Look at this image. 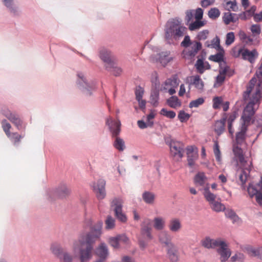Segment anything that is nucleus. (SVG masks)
Wrapping results in <instances>:
<instances>
[{
  "label": "nucleus",
  "mask_w": 262,
  "mask_h": 262,
  "mask_svg": "<svg viewBox=\"0 0 262 262\" xmlns=\"http://www.w3.org/2000/svg\"><path fill=\"white\" fill-rule=\"evenodd\" d=\"M90 222L91 231L81 234L73 245V252L79 254L80 262H87L92 258L93 245L101 234L102 222L98 221L94 225Z\"/></svg>",
  "instance_id": "f257e3e1"
},
{
  "label": "nucleus",
  "mask_w": 262,
  "mask_h": 262,
  "mask_svg": "<svg viewBox=\"0 0 262 262\" xmlns=\"http://www.w3.org/2000/svg\"><path fill=\"white\" fill-rule=\"evenodd\" d=\"M256 78L253 77L250 81L246 91L243 94V98L245 101L249 99V102L244 110L242 116L243 123L249 124L252 117L255 114L256 109L254 106L258 105L260 100L262 97V86H259L257 90H254L251 95L254 85L256 82Z\"/></svg>",
  "instance_id": "f03ea898"
},
{
  "label": "nucleus",
  "mask_w": 262,
  "mask_h": 262,
  "mask_svg": "<svg viewBox=\"0 0 262 262\" xmlns=\"http://www.w3.org/2000/svg\"><path fill=\"white\" fill-rule=\"evenodd\" d=\"M182 20L179 17L171 18L166 23L165 27V37L168 43H171L172 40H179L186 33L187 28L182 24Z\"/></svg>",
  "instance_id": "7ed1b4c3"
},
{
  "label": "nucleus",
  "mask_w": 262,
  "mask_h": 262,
  "mask_svg": "<svg viewBox=\"0 0 262 262\" xmlns=\"http://www.w3.org/2000/svg\"><path fill=\"white\" fill-rule=\"evenodd\" d=\"M106 123L108 126L113 137H115L114 142V147L119 151H123L125 147L123 140L118 137L120 132L121 123L119 120H115L110 117L106 119Z\"/></svg>",
  "instance_id": "20e7f679"
},
{
  "label": "nucleus",
  "mask_w": 262,
  "mask_h": 262,
  "mask_svg": "<svg viewBox=\"0 0 262 262\" xmlns=\"http://www.w3.org/2000/svg\"><path fill=\"white\" fill-rule=\"evenodd\" d=\"M152 222L149 219H145L141 224L140 233L138 237L140 246L145 249L149 241L153 238L151 233Z\"/></svg>",
  "instance_id": "39448f33"
},
{
  "label": "nucleus",
  "mask_w": 262,
  "mask_h": 262,
  "mask_svg": "<svg viewBox=\"0 0 262 262\" xmlns=\"http://www.w3.org/2000/svg\"><path fill=\"white\" fill-rule=\"evenodd\" d=\"M181 46L185 49L183 52L185 58L194 57L202 49V43L197 40H191L189 35H185Z\"/></svg>",
  "instance_id": "423d86ee"
},
{
  "label": "nucleus",
  "mask_w": 262,
  "mask_h": 262,
  "mask_svg": "<svg viewBox=\"0 0 262 262\" xmlns=\"http://www.w3.org/2000/svg\"><path fill=\"white\" fill-rule=\"evenodd\" d=\"M165 141L169 147L170 156L175 161H179L183 157L184 152V145L183 143L170 138H166Z\"/></svg>",
  "instance_id": "0eeeda50"
},
{
  "label": "nucleus",
  "mask_w": 262,
  "mask_h": 262,
  "mask_svg": "<svg viewBox=\"0 0 262 262\" xmlns=\"http://www.w3.org/2000/svg\"><path fill=\"white\" fill-rule=\"evenodd\" d=\"M232 55L235 57H238L241 55L243 59L253 63L257 57L258 53L255 50L250 51L245 48L235 47L232 50Z\"/></svg>",
  "instance_id": "6e6552de"
},
{
  "label": "nucleus",
  "mask_w": 262,
  "mask_h": 262,
  "mask_svg": "<svg viewBox=\"0 0 262 262\" xmlns=\"http://www.w3.org/2000/svg\"><path fill=\"white\" fill-rule=\"evenodd\" d=\"M77 75V84L79 89L86 95H91L92 94L91 91L94 87V84L88 81L83 73L78 72Z\"/></svg>",
  "instance_id": "1a4fd4ad"
},
{
  "label": "nucleus",
  "mask_w": 262,
  "mask_h": 262,
  "mask_svg": "<svg viewBox=\"0 0 262 262\" xmlns=\"http://www.w3.org/2000/svg\"><path fill=\"white\" fill-rule=\"evenodd\" d=\"M71 192L70 189L64 184H60L55 190H50L47 195L49 199L53 200L56 198L64 199L68 196Z\"/></svg>",
  "instance_id": "9d476101"
},
{
  "label": "nucleus",
  "mask_w": 262,
  "mask_h": 262,
  "mask_svg": "<svg viewBox=\"0 0 262 262\" xmlns=\"http://www.w3.org/2000/svg\"><path fill=\"white\" fill-rule=\"evenodd\" d=\"M123 201L120 198H114L111 202V207L115 213L116 217L122 222H125L127 220L126 215L122 212Z\"/></svg>",
  "instance_id": "9b49d317"
},
{
  "label": "nucleus",
  "mask_w": 262,
  "mask_h": 262,
  "mask_svg": "<svg viewBox=\"0 0 262 262\" xmlns=\"http://www.w3.org/2000/svg\"><path fill=\"white\" fill-rule=\"evenodd\" d=\"M248 192L250 198L255 197L256 202L262 205V178L256 185L250 184L248 188Z\"/></svg>",
  "instance_id": "f8f14e48"
},
{
  "label": "nucleus",
  "mask_w": 262,
  "mask_h": 262,
  "mask_svg": "<svg viewBox=\"0 0 262 262\" xmlns=\"http://www.w3.org/2000/svg\"><path fill=\"white\" fill-rule=\"evenodd\" d=\"M203 10L200 8H197L195 10V20L190 23L188 25V29L190 31H195L199 30L205 25V23L201 19L203 18Z\"/></svg>",
  "instance_id": "ddd939ff"
},
{
  "label": "nucleus",
  "mask_w": 262,
  "mask_h": 262,
  "mask_svg": "<svg viewBox=\"0 0 262 262\" xmlns=\"http://www.w3.org/2000/svg\"><path fill=\"white\" fill-rule=\"evenodd\" d=\"M99 57L105 63V68L111 67L110 66L113 65L114 61L116 60L115 57L112 52L104 48L100 49Z\"/></svg>",
  "instance_id": "4468645a"
},
{
  "label": "nucleus",
  "mask_w": 262,
  "mask_h": 262,
  "mask_svg": "<svg viewBox=\"0 0 262 262\" xmlns=\"http://www.w3.org/2000/svg\"><path fill=\"white\" fill-rule=\"evenodd\" d=\"M217 247V252L220 255V260L222 262L226 261L231 255V251L228 248L227 244L223 239Z\"/></svg>",
  "instance_id": "2eb2a0df"
},
{
  "label": "nucleus",
  "mask_w": 262,
  "mask_h": 262,
  "mask_svg": "<svg viewBox=\"0 0 262 262\" xmlns=\"http://www.w3.org/2000/svg\"><path fill=\"white\" fill-rule=\"evenodd\" d=\"M3 114L13 123L18 129H20L23 126V121L15 113L11 112L9 110L3 111Z\"/></svg>",
  "instance_id": "dca6fc26"
},
{
  "label": "nucleus",
  "mask_w": 262,
  "mask_h": 262,
  "mask_svg": "<svg viewBox=\"0 0 262 262\" xmlns=\"http://www.w3.org/2000/svg\"><path fill=\"white\" fill-rule=\"evenodd\" d=\"M105 181L103 179H100L96 184H94L93 188L97 197L99 200L103 199L105 195Z\"/></svg>",
  "instance_id": "f3484780"
},
{
  "label": "nucleus",
  "mask_w": 262,
  "mask_h": 262,
  "mask_svg": "<svg viewBox=\"0 0 262 262\" xmlns=\"http://www.w3.org/2000/svg\"><path fill=\"white\" fill-rule=\"evenodd\" d=\"M222 239L220 238L216 239L211 238L209 236H206L201 240V243L203 247L207 249H214L218 247Z\"/></svg>",
  "instance_id": "a211bd4d"
},
{
  "label": "nucleus",
  "mask_w": 262,
  "mask_h": 262,
  "mask_svg": "<svg viewBox=\"0 0 262 262\" xmlns=\"http://www.w3.org/2000/svg\"><path fill=\"white\" fill-rule=\"evenodd\" d=\"M196 148L193 146H188L186 148V154L187 157L188 164L190 167L194 165L195 161L198 158Z\"/></svg>",
  "instance_id": "6ab92c4d"
},
{
  "label": "nucleus",
  "mask_w": 262,
  "mask_h": 262,
  "mask_svg": "<svg viewBox=\"0 0 262 262\" xmlns=\"http://www.w3.org/2000/svg\"><path fill=\"white\" fill-rule=\"evenodd\" d=\"M2 2L12 15L15 16L19 15L20 11L15 4L14 0H2Z\"/></svg>",
  "instance_id": "aec40b11"
},
{
  "label": "nucleus",
  "mask_w": 262,
  "mask_h": 262,
  "mask_svg": "<svg viewBox=\"0 0 262 262\" xmlns=\"http://www.w3.org/2000/svg\"><path fill=\"white\" fill-rule=\"evenodd\" d=\"M158 239L159 242L164 245L166 247L173 245L174 244L171 242V237L168 231L166 230L161 231L158 235Z\"/></svg>",
  "instance_id": "412c9836"
},
{
  "label": "nucleus",
  "mask_w": 262,
  "mask_h": 262,
  "mask_svg": "<svg viewBox=\"0 0 262 262\" xmlns=\"http://www.w3.org/2000/svg\"><path fill=\"white\" fill-rule=\"evenodd\" d=\"M244 251L250 256L256 257L262 260V247L256 248L251 246H248L244 248Z\"/></svg>",
  "instance_id": "4be33fe9"
},
{
  "label": "nucleus",
  "mask_w": 262,
  "mask_h": 262,
  "mask_svg": "<svg viewBox=\"0 0 262 262\" xmlns=\"http://www.w3.org/2000/svg\"><path fill=\"white\" fill-rule=\"evenodd\" d=\"M182 227V225L180 219L173 217L169 221L168 228L171 232H178L181 230Z\"/></svg>",
  "instance_id": "5701e85b"
},
{
  "label": "nucleus",
  "mask_w": 262,
  "mask_h": 262,
  "mask_svg": "<svg viewBox=\"0 0 262 262\" xmlns=\"http://www.w3.org/2000/svg\"><path fill=\"white\" fill-rule=\"evenodd\" d=\"M204 196L206 201L209 203L210 206L214 203V202L220 201V198L210 191L208 184H207V187L204 188Z\"/></svg>",
  "instance_id": "b1692460"
},
{
  "label": "nucleus",
  "mask_w": 262,
  "mask_h": 262,
  "mask_svg": "<svg viewBox=\"0 0 262 262\" xmlns=\"http://www.w3.org/2000/svg\"><path fill=\"white\" fill-rule=\"evenodd\" d=\"M204 196L206 201L209 203L210 206L214 203V202L220 201V198L210 191L208 184H207V187L204 188Z\"/></svg>",
  "instance_id": "393cba45"
},
{
  "label": "nucleus",
  "mask_w": 262,
  "mask_h": 262,
  "mask_svg": "<svg viewBox=\"0 0 262 262\" xmlns=\"http://www.w3.org/2000/svg\"><path fill=\"white\" fill-rule=\"evenodd\" d=\"M154 229L158 231H162L166 226V220L162 216H157L152 221Z\"/></svg>",
  "instance_id": "a878e982"
},
{
  "label": "nucleus",
  "mask_w": 262,
  "mask_h": 262,
  "mask_svg": "<svg viewBox=\"0 0 262 262\" xmlns=\"http://www.w3.org/2000/svg\"><path fill=\"white\" fill-rule=\"evenodd\" d=\"M173 56L170 51H166L162 52L159 54V61L163 66L166 65L173 59Z\"/></svg>",
  "instance_id": "bb28decb"
},
{
  "label": "nucleus",
  "mask_w": 262,
  "mask_h": 262,
  "mask_svg": "<svg viewBox=\"0 0 262 262\" xmlns=\"http://www.w3.org/2000/svg\"><path fill=\"white\" fill-rule=\"evenodd\" d=\"M249 124L243 123L242 125L241 130L236 134V142L237 144H241L245 139V134L247 131V127Z\"/></svg>",
  "instance_id": "cd10ccee"
},
{
  "label": "nucleus",
  "mask_w": 262,
  "mask_h": 262,
  "mask_svg": "<svg viewBox=\"0 0 262 262\" xmlns=\"http://www.w3.org/2000/svg\"><path fill=\"white\" fill-rule=\"evenodd\" d=\"M223 19L226 25H229L231 23H236L238 20L239 17L237 14L228 12L224 14Z\"/></svg>",
  "instance_id": "c85d7f7f"
},
{
  "label": "nucleus",
  "mask_w": 262,
  "mask_h": 262,
  "mask_svg": "<svg viewBox=\"0 0 262 262\" xmlns=\"http://www.w3.org/2000/svg\"><path fill=\"white\" fill-rule=\"evenodd\" d=\"M226 117H223L221 120L216 121L214 124V131L219 135H221L225 130V125Z\"/></svg>",
  "instance_id": "c756f323"
},
{
  "label": "nucleus",
  "mask_w": 262,
  "mask_h": 262,
  "mask_svg": "<svg viewBox=\"0 0 262 262\" xmlns=\"http://www.w3.org/2000/svg\"><path fill=\"white\" fill-rule=\"evenodd\" d=\"M97 254L100 257V259L104 260L108 255V249L106 245L102 243L96 250Z\"/></svg>",
  "instance_id": "7c9ffc66"
},
{
  "label": "nucleus",
  "mask_w": 262,
  "mask_h": 262,
  "mask_svg": "<svg viewBox=\"0 0 262 262\" xmlns=\"http://www.w3.org/2000/svg\"><path fill=\"white\" fill-rule=\"evenodd\" d=\"M191 84L199 90H203L204 86V83L199 75H194L191 77Z\"/></svg>",
  "instance_id": "2f4dec72"
},
{
  "label": "nucleus",
  "mask_w": 262,
  "mask_h": 262,
  "mask_svg": "<svg viewBox=\"0 0 262 262\" xmlns=\"http://www.w3.org/2000/svg\"><path fill=\"white\" fill-rule=\"evenodd\" d=\"M167 254L169 258L173 262H176L178 259L177 255L178 250L174 244L167 247Z\"/></svg>",
  "instance_id": "473e14b6"
},
{
  "label": "nucleus",
  "mask_w": 262,
  "mask_h": 262,
  "mask_svg": "<svg viewBox=\"0 0 262 262\" xmlns=\"http://www.w3.org/2000/svg\"><path fill=\"white\" fill-rule=\"evenodd\" d=\"M155 198V194L151 191H145L142 194L143 200L145 203L148 204H154Z\"/></svg>",
  "instance_id": "72a5a7b5"
},
{
  "label": "nucleus",
  "mask_w": 262,
  "mask_h": 262,
  "mask_svg": "<svg viewBox=\"0 0 262 262\" xmlns=\"http://www.w3.org/2000/svg\"><path fill=\"white\" fill-rule=\"evenodd\" d=\"M224 6L225 8L229 11L236 12L238 10V7L235 0H225Z\"/></svg>",
  "instance_id": "f704fd0d"
},
{
  "label": "nucleus",
  "mask_w": 262,
  "mask_h": 262,
  "mask_svg": "<svg viewBox=\"0 0 262 262\" xmlns=\"http://www.w3.org/2000/svg\"><path fill=\"white\" fill-rule=\"evenodd\" d=\"M50 250L51 252L59 259H61V256L64 252L62 248L57 244H52L51 246Z\"/></svg>",
  "instance_id": "c9c22d12"
},
{
  "label": "nucleus",
  "mask_w": 262,
  "mask_h": 262,
  "mask_svg": "<svg viewBox=\"0 0 262 262\" xmlns=\"http://www.w3.org/2000/svg\"><path fill=\"white\" fill-rule=\"evenodd\" d=\"M205 45L208 48L215 49L219 51L221 49L220 39L217 36L211 40L210 43H209V41H206Z\"/></svg>",
  "instance_id": "e433bc0d"
},
{
  "label": "nucleus",
  "mask_w": 262,
  "mask_h": 262,
  "mask_svg": "<svg viewBox=\"0 0 262 262\" xmlns=\"http://www.w3.org/2000/svg\"><path fill=\"white\" fill-rule=\"evenodd\" d=\"M251 168L249 167L248 168L244 167L241 170L239 171V179L242 184H244L249 176Z\"/></svg>",
  "instance_id": "4c0bfd02"
},
{
  "label": "nucleus",
  "mask_w": 262,
  "mask_h": 262,
  "mask_svg": "<svg viewBox=\"0 0 262 262\" xmlns=\"http://www.w3.org/2000/svg\"><path fill=\"white\" fill-rule=\"evenodd\" d=\"M207 178L203 172H199L194 178V182L196 185L203 186L205 184Z\"/></svg>",
  "instance_id": "58836bf2"
},
{
  "label": "nucleus",
  "mask_w": 262,
  "mask_h": 262,
  "mask_svg": "<svg viewBox=\"0 0 262 262\" xmlns=\"http://www.w3.org/2000/svg\"><path fill=\"white\" fill-rule=\"evenodd\" d=\"M110 67L105 68L106 70L111 72L115 76H119L121 74L122 70L121 68L117 66L116 60L114 61L113 65Z\"/></svg>",
  "instance_id": "ea45409f"
},
{
  "label": "nucleus",
  "mask_w": 262,
  "mask_h": 262,
  "mask_svg": "<svg viewBox=\"0 0 262 262\" xmlns=\"http://www.w3.org/2000/svg\"><path fill=\"white\" fill-rule=\"evenodd\" d=\"M168 105L172 108H176L181 105L179 99L176 96H171L167 100Z\"/></svg>",
  "instance_id": "a19ab883"
},
{
  "label": "nucleus",
  "mask_w": 262,
  "mask_h": 262,
  "mask_svg": "<svg viewBox=\"0 0 262 262\" xmlns=\"http://www.w3.org/2000/svg\"><path fill=\"white\" fill-rule=\"evenodd\" d=\"M193 17L195 18V11L193 10H187L185 12L184 20L187 26L192 22Z\"/></svg>",
  "instance_id": "79ce46f5"
},
{
  "label": "nucleus",
  "mask_w": 262,
  "mask_h": 262,
  "mask_svg": "<svg viewBox=\"0 0 262 262\" xmlns=\"http://www.w3.org/2000/svg\"><path fill=\"white\" fill-rule=\"evenodd\" d=\"M159 99V93L157 90H154L151 92L150 98V102L152 105L157 106L158 104Z\"/></svg>",
  "instance_id": "37998d69"
},
{
  "label": "nucleus",
  "mask_w": 262,
  "mask_h": 262,
  "mask_svg": "<svg viewBox=\"0 0 262 262\" xmlns=\"http://www.w3.org/2000/svg\"><path fill=\"white\" fill-rule=\"evenodd\" d=\"M233 151L235 156L238 158V161L241 163H243L244 162L245 159L242 154V148L238 146H234Z\"/></svg>",
  "instance_id": "c03bdc74"
},
{
  "label": "nucleus",
  "mask_w": 262,
  "mask_h": 262,
  "mask_svg": "<svg viewBox=\"0 0 262 262\" xmlns=\"http://www.w3.org/2000/svg\"><path fill=\"white\" fill-rule=\"evenodd\" d=\"M210 206L211 208L215 212H221L225 210V206L224 204L221 203V199L220 201L214 202V203Z\"/></svg>",
  "instance_id": "a18cd8bd"
},
{
  "label": "nucleus",
  "mask_w": 262,
  "mask_h": 262,
  "mask_svg": "<svg viewBox=\"0 0 262 262\" xmlns=\"http://www.w3.org/2000/svg\"><path fill=\"white\" fill-rule=\"evenodd\" d=\"M213 152L216 161L221 163L222 160L221 154L220 150L219 145L216 141L214 142Z\"/></svg>",
  "instance_id": "49530a36"
},
{
  "label": "nucleus",
  "mask_w": 262,
  "mask_h": 262,
  "mask_svg": "<svg viewBox=\"0 0 262 262\" xmlns=\"http://www.w3.org/2000/svg\"><path fill=\"white\" fill-rule=\"evenodd\" d=\"M236 118V113L233 112V113H232L230 115V116H229V118L227 119L229 132L231 135H233V134L234 133V130L232 129V122L235 120Z\"/></svg>",
  "instance_id": "de8ad7c7"
},
{
  "label": "nucleus",
  "mask_w": 262,
  "mask_h": 262,
  "mask_svg": "<svg viewBox=\"0 0 262 262\" xmlns=\"http://www.w3.org/2000/svg\"><path fill=\"white\" fill-rule=\"evenodd\" d=\"M194 67L198 73L202 74L204 71V62L201 59H198L194 64Z\"/></svg>",
  "instance_id": "09e8293b"
},
{
  "label": "nucleus",
  "mask_w": 262,
  "mask_h": 262,
  "mask_svg": "<svg viewBox=\"0 0 262 262\" xmlns=\"http://www.w3.org/2000/svg\"><path fill=\"white\" fill-rule=\"evenodd\" d=\"M255 76L258 80V83L257 85H256L254 90H257L258 87L259 88V86H262V61L259 67L256 72Z\"/></svg>",
  "instance_id": "8fccbe9b"
},
{
  "label": "nucleus",
  "mask_w": 262,
  "mask_h": 262,
  "mask_svg": "<svg viewBox=\"0 0 262 262\" xmlns=\"http://www.w3.org/2000/svg\"><path fill=\"white\" fill-rule=\"evenodd\" d=\"M7 137L11 140L12 142H13L14 145L20 142V139L23 138L21 135H19L17 133H10V136Z\"/></svg>",
  "instance_id": "3c124183"
},
{
  "label": "nucleus",
  "mask_w": 262,
  "mask_h": 262,
  "mask_svg": "<svg viewBox=\"0 0 262 262\" xmlns=\"http://www.w3.org/2000/svg\"><path fill=\"white\" fill-rule=\"evenodd\" d=\"M208 16L211 19H215L219 17L220 15V12L219 10L216 8H211L209 11H208Z\"/></svg>",
  "instance_id": "603ef678"
},
{
  "label": "nucleus",
  "mask_w": 262,
  "mask_h": 262,
  "mask_svg": "<svg viewBox=\"0 0 262 262\" xmlns=\"http://www.w3.org/2000/svg\"><path fill=\"white\" fill-rule=\"evenodd\" d=\"M204 102V99L203 98H199L195 100L191 101L189 104L190 108L198 107L200 105L203 104Z\"/></svg>",
  "instance_id": "864d4df0"
},
{
  "label": "nucleus",
  "mask_w": 262,
  "mask_h": 262,
  "mask_svg": "<svg viewBox=\"0 0 262 262\" xmlns=\"http://www.w3.org/2000/svg\"><path fill=\"white\" fill-rule=\"evenodd\" d=\"M2 128L6 134L7 136H10V129L11 127V126L9 123H8L6 119H4L2 121Z\"/></svg>",
  "instance_id": "5fc2aeb1"
},
{
  "label": "nucleus",
  "mask_w": 262,
  "mask_h": 262,
  "mask_svg": "<svg viewBox=\"0 0 262 262\" xmlns=\"http://www.w3.org/2000/svg\"><path fill=\"white\" fill-rule=\"evenodd\" d=\"M235 40L234 33L233 32H230L226 34L225 43L227 46L231 45Z\"/></svg>",
  "instance_id": "6e6d98bb"
},
{
  "label": "nucleus",
  "mask_w": 262,
  "mask_h": 262,
  "mask_svg": "<svg viewBox=\"0 0 262 262\" xmlns=\"http://www.w3.org/2000/svg\"><path fill=\"white\" fill-rule=\"evenodd\" d=\"M59 259L61 262H73V256L68 252L64 251Z\"/></svg>",
  "instance_id": "4d7b16f0"
},
{
  "label": "nucleus",
  "mask_w": 262,
  "mask_h": 262,
  "mask_svg": "<svg viewBox=\"0 0 262 262\" xmlns=\"http://www.w3.org/2000/svg\"><path fill=\"white\" fill-rule=\"evenodd\" d=\"M110 244L114 248L118 249L120 247L118 236L112 237L109 238Z\"/></svg>",
  "instance_id": "13d9d810"
},
{
  "label": "nucleus",
  "mask_w": 262,
  "mask_h": 262,
  "mask_svg": "<svg viewBox=\"0 0 262 262\" xmlns=\"http://www.w3.org/2000/svg\"><path fill=\"white\" fill-rule=\"evenodd\" d=\"M161 114L170 119H172L176 116L175 112L172 111H167L165 108H162L161 110Z\"/></svg>",
  "instance_id": "bf43d9fd"
},
{
  "label": "nucleus",
  "mask_w": 262,
  "mask_h": 262,
  "mask_svg": "<svg viewBox=\"0 0 262 262\" xmlns=\"http://www.w3.org/2000/svg\"><path fill=\"white\" fill-rule=\"evenodd\" d=\"M106 228L107 229H112L115 227V220L108 216L105 221Z\"/></svg>",
  "instance_id": "052dcab7"
},
{
  "label": "nucleus",
  "mask_w": 262,
  "mask_h": 262,
  "mask_svg": "<svg viewBox=\"0 0 262 262\" xmlns=\"http://www.w3.org/2000/svg\"><path fill=\"white\" fill-rule=\"evenodd\" d=\"M226 216L233 220V222L236 221L238 219V216L234 211L232 210H228L225 212Z\"/></svg>",
  "instance_id": "680f3d73"
},
{
  "label": "nucleus",
  "mask_w": 262,
  "mask_h": 262,
  "mask_svg": "<svg viewBox=\"0 0 262 262\" xmlns=\"http://www.w3.org/2000/svg\"><path fill=\"white\" fill-rule=\"evenodd\" d=\"M144 89L141 88V86H138L136 88V91H135V95H136V99L137 100H139L141 99H142L143 95L144 94Z\"/></svg>",
  "instance_id": "e2e57ef3"
},
{
  "label": "nucleus",
  "mask_w": 262,
  "mask_h": 262,
  "mask_svg": "<svg viewBox=\"0 0 262 262\" xmlns=\"http://www.w3.org/2000/svg\"><path fill=\"white\" fill-rule=\"evenodd\" d=\"M137 124L140 128L144 129L148 127H151L154 124V122L147 123V122H145L143 120H138Z\"/></svg>",
  "instance_id": "0e129e2a"
},
{
  "label": "nucleus",
  "mask_w": 262,
  "mask_h": 262,
  "mask_svg": "<svg viewBox=\"0 0 262 262\" xmlns=\"http://www.w3.org/2000/svg\"><path fill=\"white\" fill-rule=\"evenodd\" d=\"M209 32L207 30H203L200 32L197 35V38L200 40H205L208 37Z\"/></svg>",
  "instance_id": "69168bd1"
},
{
  "label": "nucleus",
  "mask_w": 262,
  "mask_h": 262,
  "mask_svg": "<svg viewBox=\"0 0 262 262\" xmlns=\"http://www.w3.org/2000/svg\"><path fill=\"white\" fill-rule=\"evenodd\" d=\"M119 244L121 246L122 245H126L128 244L129 242V239L124 234L122 235H118Z\"/></svg>",
  "instance_id": "338daca9"
},
{
  "label": "nucleus",
  "mask_w": 262,
  "mask_h": 262,
  "mask_svg": "<svg viewBox=\"0 0 262 262\" xmlns=\"http://www.w3.org/2000/svg\"><path fill=\"white\" fill-rule=\"evenodd\" d=\"M189 117V115L186 113L184 111H180L178 115V118L182 122L188 120Z\"/></svg>",
  "instance_id": "774afa93"
}]
</instances>
